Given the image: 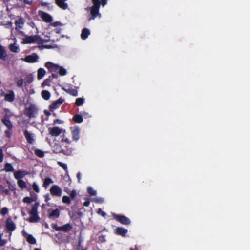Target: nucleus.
<instances>
[{
    "label": "nucleus",
    "instance_id": "obj_31",
    "mask_svg": "<svg viewBox=\"0 0 250 250\" xmlns=\"http://www.w3.org/2000/svg\"><path fill=\"white\" fill-rule=\"evenodd\" d=\"M59 73V74L62 76H64L66 74V70L65 69L63 68L62 66H60L59 65V68L58 69V71Z\"/></svg>",
    "mask_w": 250,
    "mask_h": 250
},
{
    "label": "nucleus",
    "instance_id": "obj_11",
    "mask_svg": "<svg viewBox=\"0 0 250 250\" xmlns=\"http://www.w3.org/2000/svg\"><path fill=\"white\" fill-rule=\"evenodd\" d=\"M22 233L28 243L31 244H36V240L32 235L28 234L24 230L22 231Z\"/></svg>",
    "mask_w": 250,
    "mask_h": 250
},
{
    "label": "nucleus",
    "instance_id": "obj_30",
    "mask_svg": "<svg viewBox=\"0 0 250 250\" xmlns=\"http://www.w3.org/2000/svg\"><path fill=\"white\" fill-rule=\"evenodd\" d=\"M7 56L6 53L3 47L0 46V58L4 59Z\"/></svg>",
    "mask_w": 250,
    "mask_h": 250
},
{
    "label": "nucleus",
    "instance_id": "obj_34",
    "mask_svg": "<svg viewBox=\"0 0 250 250\" xmlns=\"http://www.w3.org/2000/svg\"><path fill=\"white\" fill-rule=\"evenodd\" d=\"M53 182L52 180L49 178H47L45 179L43 183V185L44 187H47L49 184L52 183Z\"/></svg>",
    "mask_w": 250,
    "mask_h": 250
},
{
    "label": "nucleus",
    "instance_id": "obj_53",
    "mask_svg": "<svg viewBox=\"0 0 250 250\" xmlns=\"http://www.w3.org/2000/svg\"><path fill=\"white\" fill-rule=\"evenodd\" d=\"M107 2V0H101V4L103 6H104Z\"/></svg>",
    "mask_w": 250,
    "mask_h": 250
},
{
    "label": "nucleus",
    "instance_id": "obj_8",
    "mask_svg": "<svg viewBox=\"0 0 250 250\" xmlns=\"http://www.w3.org/2000/svg\"><path fill=\"white\" fill-rule=\"evenodd\" d=\"M6 228L10 231H13L16 229V225L10 217L6 220Z\"/></svg>",
    "mask_w": 250,
    "mask_h": 250
},
{
    "label": "nucleus",
    "instance_id": "obj_28",
    "mask_svg": "<svg viewBox=\"0 0 250 250\" xmlns=\"http://www.w3.org/2000/svg\"><path fill=\"white\" fill-rule=\"evenodd\" d=\"M4 170L6 172H12L14 170V168L11 164L6 163L4 167Z\"/></svg>",
    "mask_w": 250,
    "mask_h": 250
},
{
    "label": "nucleus",
    "instance_id": "obj_36",
    "mask_svg": "<svg viewBox=\"0 0 250 250\" xmlns=\"http://www.w3.org/2000/svg\"><path fill=\"white\" fill-rule=\"evenodd\" d=\"M38 207V206L37 204H36L34 206H33L31 210L30 211V214H37Z\"/></svg>",
    "mask_w": 250,
    "mask_h": 250
},
{
    "label": "nucleus",
    "instance_id": "obj_22",
    "mask_svg": "<svg viewBox=\"0 0 250 250\" xmlns=\"http://www.w3.org/2000/svg\"><path fill=\"white\" fill-rule=\"evenodd\" d=\"M79 130L78 128H74L72 131V136L74 140H78L79 139Z\"/></svg>",
    "mask_w": 250,
    "mask_h": 250
},
{
    "label": "nucleus",
    "instance_id": "obj_14",
    "mask_svg": "<svg viewBox=\"0 0 250 250\" xmlns=\"http://www.w3.org/2000/svg\"><path fill=\"white\" fill-rule=\"evenodd\" d=\"M4 99L8 102H12L15 99V94L13 91L9 90L4 95Z\"/></svg>",
    "mask_w": 250,
    "mask_h": 250
},
{
    "label": "nucleus",
    "instance_id": "obj_37",
    "mask_svg": "<svg viewBox=\"0 0 250 250\" xmlns=\"http://www.w3.org/2000/svg\"><path fill=\"white\" fill-rule=\"evenodd\" d=\"M35 153L40 157H42L44 156L43 152L39 149L35 150Z\"/></svg>",
    "mask_w": 250,
    "mask_h": 250
},
{
    "label": "nucleus",
    "instance_id": "obj_24",
    "mask_svg": "<svg viewBox=\"0 0 250 250\" xmlns=\"http://www.w3.org/2000/svg\"><path fill=\"white\" fill-rule=\"evenodd\" d=\"M29 221L31 222H36L39 221V217L37 214H30Z\"/></svg>",
    "mask_w": 250,
    "mask_h": 250
},
{
    "label": "nucleus",
    "instance_id": "obj_6",
    "mask_svg": "<svg viewBox=\"0 0 250 250\" xmlns=\"http://www.w3.org/2000/svg\"><path fill=\"white\" fill-rule=\"evenodd\" d=\"M50 192L54 196L60 197L62 195V189L57 185L53 186L50 188Z\"/></svg>",
    "mask_w": 250,
    "mask_h": 250
},
{
    "label": "nucleus",
    "instance_id": "obj_61",
    "mask_svg": "<svg viewBox=\"0 0 250 250\" xmlns=\"http://www.w3.org/2000/svg\"><path fill=\"white\" fill-rule=\"evenodd\" d=\"M50 40L52 41L53 42H55L56 39H50Z\"/></svg>",
    "mask_w": 250,
    "mask_h": 250
},
{
    "label": "nucleus",
    "instance_id": "obj_50",
    "mask_svg": "<svg viewBox=\"0 0 250 250\" xmlns=\"http://www.w3.org/2000/svg\"><path fill=\"white\" fill-rule=\"evenodd\" d=\"M62 124L63 123V121L61 120H60V119H56L54 121V124Z\"/></svg>",
    "mask_w": 250,
    "mask_h": 250
},
{
    "label": "nucleus",
    "instance_id": "obj_57",
    "mask_svg": "<svg viewBox=\"0 0 250 250\" xmlns=\"http://www.w3.org/2000/svg\"><path fill=\"white\" fill-rule=\"evenodd\" d=\"M96 202L98 203H102L104 202V199L102 198L96 199Z\"/></svg>",
    "mask_w": 250,
    "mask_h": 250
},
{
    "label": "nucleus",
    "instance_id": "obj_13",
    "mask_svg": "<svg viewBox=\"0 0 250 250\" xmlns=\"http://www.w3.org/2000/svg\"><path fill=\"white\" fill-rule=\"evenodd\" d=\"M40 16L45 22H50L52 21V17L46 13L41 12L40 13Z\"/></svg>",
    "mask_w": 250,
    "mask_h": 250
},
{
    "label": "nucleus",
    "instance_id": "obj_51",
    "mask_svg": "<svg viewBox=\"0 0 250 250\" xmlns=\"http://www.w3.org/2000/svg\"><path fill=\"white\" fill-rule=\"evenodd\" d=\"M62 142H65L68 144L70 143V140L68 138H65L64 136H63V138L62 139Z\"/></svg>",
    "mask_w": 250,
    "mask_h": 250
},
{
    "label": "nucleus",
    "instance_id": "obj_32",
    "mask_svg": "<svg viewBox=\"0 0 250 250\" xmlns=\"http://www.w3.org/2000/svg\"><path fill=\"white\" fill-rule=\"evenodd\" d=\"M71 228L72 227L69 223L66 224L65 225L62 226V231H67L71 229Z\"/></svg>",
    "mask_w": 250,
    "mask_h": 250
},
{
    "label": "nucleus",
    "instance_id": "obj_41",
    "mask_svg": "<svg viewBox=\"0 0 250 250\" xmlns=\"http://www.w3.org/2000/svg\"><path fill=\"white\" fill-rule=\"evenodd\" d=\"M8 212V209L6 207L3 208L0 211V214L2 215H5Z\"/></svg>",
    "mask_w": 250,
    "mask_h": 250
},
{
    "label": "nucleus",
    "instance_id": "obj_62",
    "mask_svg": "<svg viewBox=\"0 0 250 250\" xmlns=\"http://www.w3.org/2000/svg\"><path fill=\"white\" fill-rule=\"evenodd\" d=\"M34 250H41L40 249H39V248H35L34 249Z\"/></svg>",
    "mask_w": 250,
    "mask_h": 250
},
{
    "label": "nucleus",
    "instance_id": "obj_56",
    "mask_svg": "<svg viewBox=\"0 0 250 250\" xmlns=\"http://www.w3.org/2000/svg\"><path fill=\"white\" fill-rule=\"evenodd\" d=\"M90 202L89 201H86L84 202L83 205L85 207H88L89 205Z\"/></svg>",
    "mask_w": 250,
    "mask_h": 250
},
{
    "label": "nucleus",
    "instance_id": "obj_58",
    "mask_svg": "<svg viewBox=\"0 0 250 250\" xmlns=\"http://www.w3.org/2000/svg\"><path fill=\"white\" fill-rule=\"evenodd\" d=\"M72 94H73L74 96H77V91H74L73 92V93H72Z\"/></svg>",
    "mask_w": 250,
    "mask_h": 250
},
{
    "label": "nucleus",
    "instance_id": "obj_38",
    "mask_svg": "<svg viewBox=\"0 0 250 250\" xmlns=\"http://www.w3.org/2000/svg\"><path fill=\"white\" fill-rule=\"evenodd\" d=\"M88 192L91 195H95L96 194V191L93 189L91 187L88 188Z\"/></svg>",
    "mask_w": 250,
    "mask_h": 250
},
{
    "label": "nucleus",
    "instance_id": "obj_40",
    "mask_svg": "<svg viewBox=\"0 0 250 250\" xmlns=\"http://www.w3.org/2000/svg\"><path fill=\"white\" fill-rule=\"evenodd\" d=\"M58 164L64 170H65L66 171H67V165L66 164L63 163L59 162V161L58 162Z\"/></svg>",
    "mask_w": 250,
    "mask_h": 250
},
{
    "label": "nucleus",
    "instance_id": "obj_63",
    "mask_svg": "<svg viewBox=\"0 0 250 250\" xmlns=\"http://www.w3.org/2000/svg\"><path fill=\"white\" fill-rule=\"evenodd\" d=\"M32 81V78H31V80H30V81L28 82V83H30Z\"/></svg>",
    "mask_w": 250,
    "mask_h": 250
},
{
    "label": "nucleus",
    "instance_id": "obj_39",
    "mask_svg": "<svg viewBox=\"0 0 250 250\" xmlns=\"http://www.w3.org/2000/svg\"><path fill=\"white\" fill-rule=\"evenodd\" d=\"M62 201L64 203L69 204L70 203V200L68 196H64L62 198Z\"/></svg>",
    "mask_w": 250,
    "mask_h": 250
},
{
    "label": "nucleus",
    "instance_id": "obj_3",
    "mask_svg": "<svg viewBox=\"0 0 250 250\" xmlns=\"http://www.w3.org/2000/svg\"><path fill=\"white\" fill-rule=\"evenodd\" d=\"M49 133L52 136H58L62 133H64L65 132V130H63L62 129L58 127H50L48 128Z\"/></svg>",
    "mask_w": 250,
    "mask_h": 250
},
{
    "label": "nucleus",
    "instance_id": "obj_16",
    "mask_svg": "<svg viewBox=\"0 0 250 250\" xmlns=\"http://www.w3.org/2000/svg\"><path fill=\"white\" fill-rule=\"evenodd\" d=\"M36 107L34 105H30L26 109V113L29 116H32L36 111Z\"/></svg>",
    "mask_w": 250,
    "mask_h": 250
},
{
    "label": "nucleus",
    "instance_id": "obj_44",
    "mask_svg": "<svg viewBox=\"0 0 250 250\" xmlns=\"http://www.w3.org/2000/svg\"><path fill=\"white\" fill-rule=\"evenodd\" d=\"M53 151L56 153H58L62 151V149L60 147H59L58 146H53Z\"/></svg>",
    "mask_w": 250,
    "mask_h": 250
},
{
    "label": "nucleus",
    "instance_id": "obj_19",
    "mask_svg": "<svg viewBox=\"0 0 250 250\" xmlns=\"http://www.w3.org/2000/svg\"><path fill=\"white\" fill-rule=\"evenodd\" d=\"M56 4L61 8L65 10L67 8V4L63 0H55Z\"/></svg>",
    "mask_w": 250,
    "mask_h": 250
},
{
    "label": "nucleus",
    "instance_id": "obj_9",
    "mask_svg": "<svg viewBox=\"0 0 250 250\" xmlns=\"http://www.w3.org/2000/svg\"><path fill=\"white\" fill-rule=\"evenodd\" d=\"M28 174L29 172L25 170H18L14 173V178L17 180L21 179Z\"/></svg>",
    "mask_w": 250,
    "mask_h": 250
},
{
    "label": "nucleus",
    "instance_id": "obj_52",
    "mask_svg": "<svg viewBox=\"0 0 250 250\" xmlns=\"http://www.w3.org/2000/svg\"><path fill=\"white\" fill-rule=\"evenodd\" d=\"M3 155L2 154V151L1 149H0V162H2L3 161Z\"/></svg>",
    "mask_w": 250,
    "mask_h": 250
},
{
    "label": "nucleus",
    "instance_id": "obj_5",
    "mask_svg": "<svg viewBox=\"0 0 250 250\" xmlns=\"http://www.w3.org/2000/svg\"><path fill=\"white\" fill-rule=\"evenodd\" d=\"M113 216L115 218H116L118 221L120 222L123 224L128 225L130 223V220L125 216L116 215L114 213L113 214Z\"/></svg>",
    "mask_w": 250,
    "mask_h": 250
},
{
    "label": "nucleus",
    "instance_id": "obj_21",
    "mask_svg": "<svg viewBox=\"0 0 250 250\" xmlns=\"http://www.w3.org/2000/svg\"><path fill=\"white\" fill-rule=\"evenodd\" d=\"M60 215L59 210L57 209L53 210L49 214V217L51 219L58 218Z\"/></svg>",
    "mask_w": 250,
    "mask_h": 250
},
{
    "label": "nucleus",
    "instance_id": "obj_10",
    "mask_svg": "<svg viewBox=\"0 0 250 250\" xmlns=\"http://www.w3.org/2000/svg\"><path fill=\"white\" fill-rule=\"evenodd\" d=\"M45 66L50 72H57L59 68V65L57 64L53 63L51 62H48L45 64Z\"/></svg>",
    "mask_w": 250,
    "mask_h": 250
},
{
    "label": "nucleus",
    "instance_id": "obj_35",
    "mask_svg": "<svg viewBox=\"0 0 250 250\" xmlns=\"http://www.w3.org/2000/svg\"><path fill=\"white\" fill-rule=\"evenodd\" d=\"M83 102L84 99L83 98H79L76 99L75 104L77 105L80 106L83 104Z\"/></svg>",
    "mask_w": 250,
    "mask_h": 250
},
{
    "label": "nucleus",
    "instance_id": "obj_33",
    "mask_svg": "<svg viewBox=\"0 0 250 250\" xmlns=\"http://www.w3.org/2000/svg\"><path fill=\"white\" fill-rule=\"evenodd\" d=\"M16 23L19 28H21L24 23V21L21 19H19L16 21Z\"/></svg>",
    "mask_w": 250,
    "mask_h": 250
},
{
    "label": "nucleus",
    "instance_id": "obj_43",
    "mask_svg": "<svg viewBox=\"0 0 250 250\" xmlns=\"http://www.w3.org/2000/svg\"><path fill=\"white\" fill-rule=\"evenodd\" d=\"M32 187L33 189L35 191H36L37 192H39L40 191L39 188L36 183H33Z\"/></svg>",
    "mask_w": 250,
    "mask_h": 250
},
{
    "label": "nucleus",
    "instance_id": "obj_23",
    "mask_svg": "<svg viewBox=\"0 0 250 250\" xmlns=\"http://www.w3.org/2000/svg\"><path fill=\"white\" fill-rule=\"evenodd\" d=\"M42 97L45 100H48L50 97V93L47 90H43L41 93Z\"/></svg>",
    "mask_w": 250,
    "mask_h": 250
},
{
    "label": "nucleus",
    "instance_id": "obj_27",
    "mask_svg": "<svg viewBox=\"0 0 250 250\" xmlns=\"http://www.w3.org/2000/svg\"><path fill=\"white\" fill-rule=\"evenodd\" d=\"M17 184L19 187L22 189L25 188L27 187L25 182L21 179L18 180Z\"/></svg>",
    "mask_w": 250,
    "mask_h": 250
},
{
    "label": "nucleus",
    "instance_id": "obj_20",
    "mask_svg": "<svg viewBox=\"0 0 250 250\" xmlns=\"http://www.w3.org/2000/svg\"><path fill=\"white\" fill-rule=\"evenodd\" d=\"M90 34V31L87 28L83 29L81 33V37L83 40L86 39Z\"/></svg>",
    "mask_w": 250,
    "mask_h": 250
},
{
    "label": "nucleus",
    "instance_id": "obj_12",
    "mask_svg": "<svg viewBox=\"0 0 250 250\" xmlns=\"http://www.w3.org/2000/svg\"><path fill=\"white\" fill-rule=\"evenodd\" d=\"M24 135L29 143L32 144L34 142L35 135L34 134L30 133L28 131H25L24 132Z\"/></svg>",
    "mask_w": 250,
    "mask_h": 250
},
{
    "label": "nucleus",
    "instance_id": "obj_54",
    "mask_svg": "<svg viewBox=\"0 0 250 250\" xmlns=\"http://www.w3.org/2000/svg\"><path fill=\"white\" fill-rule=\"evenodd\" d=\"M55 229L56 230H58V231H60V230H62V226H60V227H58V226H55L54 227Z\"/></svg>",
    "mask_w": 250,
    "mask_h": 250
},
{
    "label": "nucleus",
    "instance_id": "obj_45",
    "mask_svg": "<svg viewBox=\"0 0 250 250\" xmlns=\"http://www.w3.org/2000/svg\"><path fill=\"white\" fill-rule=\"evenodd\" d=\"M49 81L47 80H44L42 84V87H44L45 86H49Z\"/></svg>",
    "mask_w": 250,
    "mask_h": 250
},
{
    "label": "nucleus",
    "instance_id": "obj_42",
    "mask_svg": "<svg viewBox=\"0 0 250 250\" xmlns=\"http://www.w3.org/2000/svg\"><path fill=\"white\" fill-rule=\"evenodd\" d=\"M16 83H17V85L19 87H21L23 85V79L22 78H21L19 80H18L16 82Z\"/></svg>",
    "mask_w": 250,
    "mask_h": 250
},
{
    "label": "nucleus",
    "instance_id": "obj_59",
    "mask_svg": "<svg viewBox=\"0 0 250 250\" xmlns=\"http://www.w3.org/2000/svg\"><path fill=\"white\" fill-rule=\"evenodd\" d=\"M44 47L46 48H50L51 46H49V45H46V46H45Z\"/></svg>",
    "mask_w": 250,
    "mask_h": 250
},
{
    "label": "nucleus",
    "instance_id": "obj_49",
    "mask_svg": "<svg viewBox=\"0 0 250 250\" xmlns=\"http://www.w3.org/2000/svg\"><path fill=\"white\" fill-rule=\"evenodd\" d=\"M7 242V241L5 239H0V246H2L4 245Z\"/></svg>",
    "mask_w": 250,
    "mask_h": 250
},
{
    "label": "nucleus",
    "instance_id": "obj_46",
    "mask_svg": "<svg viewBox=\"0 0 250 250\" xmlns=\"http://www.w3.org/2000/svg\"><path fill=\"white\" fill-rule=\"evenodd\" d=\"M32 201V199L31 198H29V197H25L23 199V202H25V203H30Z\"/></svg>",
    "mask_w": 250,
    "mask_h": 250
},
{
    "label": "nucleus",
    "instance_id": "obj_29",
    "mask_svg": "<svg viewBox=\"0 0 250 250\" xmlns=\"http://www.w3.org/2000/svg\"><path fill=\"white\" fill-rule=\"evenodd\" d=\"M73 120L78 123H82L83 121L82 116L78 114L73 117Z\"/></svg>",
    "mask_w": 250,
    "mask_h": 250
},
{
    "label": "nucleus",
    "instance_id": "obj_48",
    "mask_svg": "<svg viewBox=\"0 0 250 250\" xmlns=\"http://www.w3.org/2000/svg\"><path fill=\"white\" fill-rule=\"evenodd\" d=\"M70 196L72 199H73L75 197L76 195V192L75 190L72 191L70 193Z\"/></svg>",
    "mask_w": 250,
    "mask_h": 250
},
{
    "label": "nucleus",
    "instance_id": "obj_4",
    "mask_svg": "<svg viewBox=\"0 0 250 250\" xmlns=\"http://www.w3.org/2000/svg\"><path fill=\"white\" fill-rule=\"evenodd\" d=\"M39 56L35 53H33L32 55L27 56L22 60L28 63H34L37 62Z\"/></svg>",
    "mask_w": 250,
    "mask_h": 250
},
{
    "label": "nucleus",
    "instance_id": "obj_2",
    "mask_svg": "<svg viewBox=\"0 0 250 250\" xmlns=\"http://www.w3.org/2000/svg\"><path fill=\"white\" fill-rule=\"evenodd\" d=\"M93 3V6L90 8V14L92 18H89V21L94 19L97 16L100 17L101 15L99 12L100 7L99 0H92Z\"/></svg>",
    "mask_w": 250,
    "mask_h": 250
},
{
    "label": "nucleus",
    "instance_id": "obj_55",
    "mask_svg": "<svg viewBox=\"0 0 250 250\" xmlns=\"http://www.w3.org/2000/svg\"><path fill=\"white\" fill-rule=\"evenodd\" d=\"M77 177L78 179V182L80 183L81 180V174L80 173H78L77 174Z\"/></svg>",
    "mask_w": 250,
    "mask_h": 250
},
{
    "label": "nucleus",
    "instance_id": "obj_15",
    "mask_svg": "<svg viewBox=\"0 0 250 250\" xmlns=\"http://www.w3.org/2000/svg\"><path fill=\"white\" fill-rule=\"evenodd\" d=\"M63 101L60 99L55 102H54L50 106L49 108L52 110H53L55 109L58 108L61 104L62 103Z\"/></svg>",
    "mask_w": 250,
    "mask_h": 250
},
{
    "label": "nucleus",
    "instance_id": "obj_64",
    "mask_svg": "<svg viewBox=\"0 0 250 250\" xmlns=\"http://www.w3.org/2000/svg\"><path fill=\"white\" fill-rule=\"evenodd\" d=\"M5 192H6V193L7 194H8V193H9V191H8V190H6Z\"/></svg>",
    "mask_w": 250,
    "mask_h": 250
},
{
    "label": "nucleus",
    "instance_id": "obj_25",
    "mask_svg": "<svg viewBox=\"0 0 250 250\" xmlns=\"http://www.w3.org/2000/svg\"><path fill=\"white\" fill-rule=\"evenodd\" d=\"M45 71L43 68H39L38 70L37 78L38 79H41L45 75Z\"/></svg>",
    "mask_w": 250,
    "mask_h": 250
},
{
    "label": "nucleus",
    "instance_id": "obj_60",
    "mask_svg": "<svg viewBox=\"0 0 250 250\" xmlns=\"http://www.w3.org/2000/svg\"><path fill=\"white\" fill-rule=\"evenodd\" d=\"M49 199V198L48 197V196H47L46 197V199H45V201H47Z\"/></svg>",
    "mask_w": 250,
    "mask_h": 250
},
{
    "label": "nucleus",
    "instance_id": "obj_47",
    "mask_svg": "<svg viewBox=\"0 0 250 250\" xmlns=\"http://www.w3.org/2000/svg\"><path fill=\"white\" fill-rule=\"evenodd\" d=\"M97 213L101 215L102 216L104 217L106 215V213L103 211L101 209H99L97 211Z\"/></svg>",
    "mask_w": 250,
    "mask_h": 250
},
{
    "label": "nucleus",
    "instance_id": "obj_7",
    "mask_svg": "<svg viewBox=\"0 0 250 250\" xmlns=\"http://www.w3.org/2000/svg\"><path fill=\"white\" fill-rule=\"evenodd\" d=\"M62 25L61 23L57 21L50 24L48 26V28L51 29L52 27H54L53 31L57 34H60L61 32V27Z\"/></svg>",
    "mask_w": 250,
    "mask_h": 250
},
{
    "label": "nucleus",
    "instance_id": "obj_18",
    "mask_svg": "<svg viewBox=\"0 0 250 250\" xmlns=\"http://www.w3.org/2000/svg\"><path fill=\"white\" fill-rule=\"evenodd\" d=\"M9 48L12 52L18 53L20 51L19 46L16 42L10 44Z\"/></svg>",
    "mask_w": 250,
    "mask_h": 250
},
{
    "label": "nucleus",
    "instance_id": "obj_26",
    "mask_svg": "<svg viewBox=\"0 0 250 250\" xmlns=\"http://www.w3.org/2000/svg\"><path fill=\"white\" fill-rule=\"evenodd\" d=\"M3 124L6 126L8 128H11L12 127V124L11 121L6 118H5L2 120Z\"/></svg>",
    "mask_w": 250,
    "mask_h": 250
},
{
    "label": "nucleus",
    "instance_id": "obj_17",
    "mask_svg": "<svg viewBox=\"0 0 250 250\" xmlns=\"http://www.w3.org/2000/svg\"><path fill=\"white\" fill-rule=\"evenodd\" d=\"M127 232V230L123 228L118 227L115 229V233L122 236H125Z\"/></svg>",
    "mask_w": 250,
    "mask_h": 250
},
{
    "label": "nucleus",
    "instance_id": "obj_1",
    "mask_svg": "<svg viewBox=\"0 0 250 250\" xmlns=\"http://www.w3.org/2000/svg\"><path fill=\"white\" fill-rule=\"evenodd\" d=\"M48 41V40H43L39 36H25L22 38L21 42L23 44L37 43L42 44Z\"/></svg>",
    "mask_w": 250,
    "mask_h": 250
}]
</instances>
